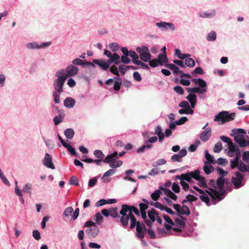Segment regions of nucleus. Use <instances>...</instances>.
I'll return each instance as SVG.
<instances>
[{"label":"nucleus","mask_w":249,"mask_h":249,"mask_svg":"<svg viewBox=\"0 0 249 249\" xmlns=\"http://www.w3.org/2000/svg\"><path fill=\"white\" fill-rule=\"evenodd\" d=\"M133 213L138 216L140 215V211L136 207L127 204L122 205L120 211L121 215L120 222L123 227L126 228L130 220V229H133L136 227V236L140 239H143L146 234V226L144 223L137 221Z\"/></svg>","instance_id":"f257e3e1"},{"label":"nucleus","mask_w":249,"mask_h":249,"mask_svg":"<svg viewBox=\"0 0 249 249\" xmlns=\"http://www.w3.org/2000/svg\"><path fill=\"white\" fill-rule=\"evenodd\" d=\"M236 114L234 112L229 114L228 111H222L215 116L214 121L218 122L219 124H223L226 122L233 120Z\"/></svg>","instance_id":"f03ea898"},{"label":"nucleus","mask_w":249,"mask_h":249,"mask_svg":"<svg viewBox=\"0 0 249 249\" xmlns=\"http://www.w3.org/2000/svg\"><path fill=\"white\" fill-rule=\"evenodd\" d=\"M84 227H87L86 232L87 235L91 238H94L99 232V229L96 223L92 221H87L84 224Z\"/></svg>","instance_id":"7ed1b4c3"},{"label":"nucleus","mask_w":249,"mask_h":249,"mask_svg":"<svg viewBox=\"0 0 249 249\" xmlns=\"http://www.w3.org/2000/svg\"><path fill=\"white\" fill-rule=\"evenodd\" d=\"M66 79V76H59L57 79L54 80L53 85L54 90L53 91H57L58 93H61L63 91V87Z\"/></svg>","instance_id":"20e7f679"},{"label":"nucleus","mask_w":249,"mask_h":249,"mask_svg":"<svg viewBox=\"0 0 249 249\" xmlns=\"http://www.w3.org/2000/svg\"><path fill=\"white\" fill-rule=\"evenodd\" d=\"M235 175L236 177H232L231 180L235 188L238 189L242 186L241 182L244 179V175L239 172H236Z\"/></svg>","instance_id":"39448f33"},{"label":"nucleus","mask_w":249,"mask_h":249,"mask_svg":"<svg viewBox=\"0 0 249 249\" xmlns=\"http://www.w3.org/2000/svg\"><path fill=\"white\" fill-rule=\"evenodd\" d=\"M158 213L155 209H151L147 212V215L150 219L146 220V225L147 226L153 225L154 222L156 221V218L158 215Z\"/></svg>","instance_id":"423d86ee"},{"label":"nucleus","mask_w":249,"mask_h":249,"mask_svg":"<svg viewBox=\"0 0 249 249\" xmlns=\"http://www.w3.org/2000/svg\"><path fill=\"white\" fill-rule=\"evenodd\" d=\"M66 71V75L65 76L67 79L68 77L76 75L78 71V68L74 65H69L67 67Z\"/></svg>","instance_id":"0eeeda50"},{"label":"nucleus","mask_w":249,"mask_h":249,"mask_svg":"<svg viewBox=\"0 0 249 249\" xmlns=\"http://www.w3.org/2000/svg\"><path fill=\"white\" fill-rule=\"evenodd\" d=\"M187 154L186 149H182L178 154H174L171 157V160L174 162H181V158L185 157Z\"/></svg>","instance_id":"6e6552de"},{"label":"nucleus","mask_w":249,"mask_h":249,"mask_svg":"<svg viewBox=\"0 0 249 249\" xmlns=\"http://www.w3.org/2000/svg\"><path fill=\"white\" fill-rule=\"evenodd\" d=\"M43 162L44 165L48 168H51L52 169H54L55 168V166L52 162V157L48 153L45 154V157L43 160Z\"/></svg>","instance_id":"1a4fd4ad"},{"label":"nucleus","mask_w":249,"mask_h":249,"mask_svg":"<svg viewBox=\"0 0 249 249\" xmlns=\"http://www.w3.org/2000/svg\"><path fill=\"white\" fill-rule=\"evenodd\" d=\"M211 134L212 129L210 127H207L200 134V139L202 142H206L210 138Z\"/></svg>","instance_id":"9d476101"},{"label":"nucleus","mask_w":249,"mask_h":249,"mask_svg":"<svg viewBox=\"0 0 249 249\" xmlns=\"http://www.w3.org/2000/svg\"><path fill=\"white\" fill-rule=\"evenodd\" d=\"M234 141L238 143L240 146L244 147L248 145V142L243 136L237 135L234 137Z\"/></svg>","instance_id":"9b49d317"},{"label":"nucleus","mask_w":249,"mask_h":249,"mask_svg":"<svg viewBox=\"0 0 249 249\" xmlns=\"http://www.w3.org/2000/svg\"><path fill=\"white\" fill-rule=\"evenodd\" d=\"M72 63L73 65H83V67L86 66H91L93 68L95 67V65L93 63L90 62H84L80 58H75L73 59L72 61Z\"/></svg>","instance_id":"f8f14e48"},{"label":"nucleus","mask_w":249,"mask_h":249,"mask_svg":"<svg viewBox=\"0 0 249 249\" xmlns=\"http://www.w3.org/2000/svg\"><path fill=\"white\" fill-rule=\"evenodd\" d=\"M93 63L98 65L101 67V69L103 70H107L109 67V64L108 62H106L105 60L102 59H93Z\"/></svg>","instance_id":"ddd939ff"},{"label":"nucleus","mask_w":249,"mask_h":249,"mask_svg":"<svg viewBox=\"0 0 249 249\" xmlns=\"http://www.w3.org/2000/svg\"><path fill=\"white\" fill-rule=\"evenodd\" d=\"M156 25L160 28H163L165 30L169 28L171 30L174 31L175 29L173 24L168 22L161 21L156 23Z\"/></svg>","instance_id":"4468645a"},{"label":"nucleus","mask_w":249,"mask_h":249,"mask_svg":"<svg viewBox=\"0 0 249 249\" xmlns=\"http://www.w3.org/2000/svg\"><path fill=\"white\" fill-rule=\"evenodd\" d=\"M160 189L163 191V192L167 196L169 197L170 198L173 200H177V196L171 190L163 187H160Z\"/></svg>","instance_id":"2eb2a0df"},{"label":"nucleus","mask_w":249,"mask_h":249,"mask_svg":"<svg viewBox=\"0 0 249 249\" xmlns=\"http://www.w3.org/2000/svg\"><path fill=\"white\" fill-rule=\"evenodd\" d=\"M75 101L71 97H67L64 101V105L67 108H71L74 106Z\"/></svg>","instance_id":"dca6fc26"},{"label":"nucleus","mask_w":249,"mask_h":249,"mask_svg":"<svg viewBox=\"0 0 249 249\" xmlns=\"http://www.w3.org/2000/svg\"><path fill=\"white\" fill-rule=\"evenodd\" d=\"M118 153L115 151L113 153L107 155L103 160L104 163H108L109 162L118 159Z\"/></svg>","instance_id":"f3484780"},{"label":"nucleus","mask_w":249,"mask_h":249,"mask_svg":"<svg viewBox=\"0 0 249 249\" xmlns=\"http://www.w3.org/2000/svg\"><path fill=\"white\" fill-rule=\"evenodd\" d=\"M187 91L190 93H202L206 91V89H200L198 87L187 88Z\"/></svg>","instance_id":"a211bd4d"},{"label":"nucleus","mask_w":249,"mask_h":249,"mask_svg":"<svg viewBox=\"0 0 249 249\" xmlns=\"http://www.w3.org/2000/svg\"><path fill=\"white\" fill-rule=\"evenodd\" d=\"M109 63L114 62L115 64L118 65L121 63L120 56L116 53H113L108 60Z\"/></svg>","instance_id":"6ab92c4d"},{"label":"nucleus","mask_w":249,"mask_h":249,"mask_svg":"<svg viewBox=\"0 0 249 249\" xmlns=\"http://www.w3.org/2000/svg\"><path fill=\"white\" fill-rule=\"evenodd\" d=\"M166 67L169 69L171 71H173V73L175 74H181L182 73V71L179 70L178 68L175 65L173 64H167L165 65Z\"/></svg>","instance_id":"aec40b11"},{"label":"nucleus","mask_w":249,"mask_h":249,"mask_svg":"<svg viewBox=\"0 0 249 249\" xmlns=\"http://www.w3.org/2000/svg\"><path fill=\"white\" fill-rule=\"evenodd\" d=\"M142 200L143 201V203H140L139 204L140 211V212L146 211V210L148 208V204H149V202L145 198H142Z\"/></svg>","instance_id":"412c9836"},{"label":"nucleus","mask_w":249,"mask_h":249,"mask_svg":"<svg viewBox=\"0 0 249 249\" xmlns=\"http://www.w3.org/2000/svg\"><path fill=\"white\" fill-rule=\"evenodd\" d=\"M204 172L206 174H210L214 171L213 167L210 164L208 161H205L204 163V166L203 167Z\"/></svg>","instance_id":"4be33fe9"},{"label":"nucleus","mask_w":249,"mask_h":249,"mask_svg":"<svg viewBox=\"0 0 249 249\" xmlns=\"http://www.w3.org/2000/svg\"><path fill=\"white\" fill-rule=\"evenodd\" d=\"M176 178L181 180H185L188 182L190 181L192 178L191 174L190 172L186 174H182L180 176H176Z\"/></svg>","instance_id":"5701e85b"},{"label":"nucleus","mask_w":249,"mask_h":249,"mask_svg":"<svg viewBox=\"0 0 249 249\" xmlns=\"http://www.w3.org/2000/svg\"><path fill=\"white\" fill-rule=\"evenodd\" d=\"M141 59L143 62H148L151 58V55L150 53L149 50L147 51L146 53L141 54L140 56Z\"/></svg>","instance_id":"b1692460"},{"label":"nucleus","mask_w":249,"mask_h":249,"mask_svg":"<svg viewBox=\"0 0 249 249\" xmlns=\"http://www.w3.org/2000/svg\"><path fill=\"white\" fill-rule=\"evenodd\" d=\"M211 191L213 192V195L214 196L215 200L216 199H217L219 200H221L222 199V196L223 195H224V194L225 193L224 190H222V191H221V193H219V192H217V191H216L215 190H214V189L211 188Z\"/></svg>","instance_id":"393cba45"},{"label":"nucleus","mask_w":249,"mask_h":249,"mask_svg":"<svg viewBox=\"0 0 249 249\" xmlns=\"http://www.w3.org/2000/svg\"><path fill=\"white\" fill-rule=\"evenodd\" d=\"M64 134L68 139H71L74 135V131L72 128H68L65 130Z\"/></svg>","instance_id":"a878e982"},{"label":"nucleus","mask_w":249,"mask_h":249,"mask_svg":"<svg viewBox=\"0 0 249 249\" xmlns=\"http://www.w3.org/2000/svg\"><path fill=\"white\" fill-rule=\"evenodd\" d=\"M175 54L180 59H184L190 56L189 54L182 53L180 50L178 49H176Z\"/></svg>","instance_id":"bb28decb"},{"label":"nucleus","mask_w":249,"mask_h":249,"mask_svg":"<svg viewBox=\"0 0 249 249\" xmlns=\"http://www.w3.org/2000/svg\"><path fill=\"white\" fill-rule=\"evenodd\" d=\"M118 208H110L108 209L109 215L113 218L119 217L118 213Z\"/></svg>","instance_id":"cd10ccee"},{"label":"nucleus","mask_w":249,"mask_h":249,"mask_svg":"<svg viewBox=\"0 0 249 249\" xmlns=\"http://www.w3.org/2000/svg\"><path fill=\"white\" fill-rule=\"evenodd\" d=\"M103 217L100 213H96L93 217V220L96 221V225L97 224H100L102 223Z\"/></svg>","instance_id":"c85d7f7f"},{"label":"nucleus","mask_w":249,"mask_h":249,"mask_svg":"<svg viewBox=\"0 0 249 249\" xmlns=\"http://www.w3.org/2000/svg\"><path fill=\"white\" fill-rule=\"evenodd\" d=\"M128 55L132 57V61L134 64H135V61H138L139 60L138 59L139 56L135 51L132 50L130 51Z\"/></svg>","instance_id":"c756f323"},{"label":"nucleus","mask_w":249,"mask_h":249,"mask_svg":"<svg viewBox=\"0 0 249 249\" xmlns=\"http://www.w3.org/2000/svg\"><path fill=\"white\" fill-rule=\"evenodd\" d=\"M159 61H160V65H162L163 63L168 62V59L165 54H159L158 55Z\"/></svg>","instance_id":"7c9ffc66"},{"label":"nucleus","mask_w":249,"mask_h":249,"mask_svg":"<svg viewBox=\"0 0 249 249\" xmlns=\"http://www.w3.org/2000/svg\"><path fill=\"white\" fill-rule=\"evenodd\" d=\"M185 65L189 67L192 68L195 66V62L192 58L186 57V59L185 60Z\"/></svg>","instance_id":"2f4dec72"},{"label":"nucleus","mask_w":249,"mask_h":249,"mask_svg":"<svg viewBox=\"0 0 249 249\" xmlns=\"http://www.w3.org/2000/svg\"><path fill=\"white\" fill-rule=\"evenodd\" d=\"M216 33L213 31L209 33L207 36V39L209 41H214L216 39Z\"/></svg>","instance_id":"473e14b6"},{"label":"nucleus","mask_w":249,"mask_h":249,"mask_svg":"<svg viewBox=\"0 0 249 249\" xmlns=\"http://www.w3.org/2000/svg\"><path fill=\"white\" fill-rule=\"evenodd\" d=\"M205 158L207 159V160H208L207 161L209 163L210 162L213 164H214L215 163V160L214 159L213 157L211 154H210L208 153V151H205Z\"/></svg>","instance_id":"72a5a7b5"},{"label":"nucleus","mask_w":249,"mask_h":249,"mask_svg":"<svg viewBox=\"0 0 249 249\" xmlns=\"http://www.w3.org/2000/svg\"><path fill=\"white\" fill-rule=\"evenodd\" d=\"M161 194L160 191L159 190H156L155 191L154 193L151 194V198L154 201H157L159 199L160 197V195Z\"/></svg>","instance_id":"f704fd0d"},{"label":"nucleus","mask_w":249,"mask_h":249,"mask_svg":"<svg viewBox=\"0 0 249 249\" xmlns=\"http://www.w3.org/2000/svg\"><path fill=\"white\" fill-rule=\"evenodd\" d=\"M237 168L242 172H245L248 171L247 165L243 161H241L239 162Z\"/></svg>","instance_id":"c9c22d12"},{"label":"nucleus","mask_w":249,"mask_h":249,"mask_svg":"<svg viewBox=\"0 0 249 249\" xmlns=\"http://www.w3.org/2000/svg\"><path fill=\"white\" fill-rule=\"evenodd\" d=\"M216 184L220 190H222L224 185V180L222 177L218 178L216 180Z\"/></svg>","instance_id":"e433bc0d"},{"label":"nucleus","mask_w":249,"mask_h":249,"mask_svg":"<svg viewBox=\"0 0 249 249\" xmlns=\"http://www.w3.org/2000/svg\"><path fill=\"white\" fill-rule=\"evenodd\" d=\"M199 197L201 200H202L203 202H204L208 206L210 205V198L205 193L204 194H202V195H201Z\"/></svg>","instance_id":"4c0bfd02"},{"label":"nucleus","mask_w":249,"mask_h":249,"mask_svg":"<svg viewBox=\"0 0 249 249\" xmlns=\"http://www.w3.org/2000/svg\"><path fill=\"white\" fill-rule=\"evenodd\" d=\"M73 212V209L71 207H68L67 208L65 209L64 213L63 215H65L66 217H69L70 216H71L72 213Z\"/></svg>","instance_id":"58836bf2"},{"label":"nucleus","mask_w":249,"mask_h":249,"mask_svg":"<svg viewBox=\"0 0 249 249\" xmlns=\"http://www.w3.org/2000/svg\"><path fill=\"white\" fill-rule=\"evenodd\" d=\"M173 206L175 210L178 213L180 218L182 220H185V218L184 217L180 215H182L181 207L179 204H173Z\"/></svg>","instance_id":"ea45409f"},{"label":"nucleus","mask_w":249,"mask_h":249,"mask_svg":"<svg viewBox=\"0 0 249 249\" xmlns=\"http://www.w3.org/2000/svg\"><path fill=\"white\" fill-rule=\"evenodd\" d=\"M149 49L145 46H142L141 47H137L136 48V51L138 53H139L141 56V54L146 53L147 51H148Z\"/></svg>","instance_id":"a19ab883"},{"label":"nucleus","mask_w":249,"mask_h":249,"mask_svg":"<svg viewBox=\"0 0 249 249\" xmlns=\"http://www.w3.org/2000/svg\"><path fill=\"white\" fill-rule=\"evenodd\" d=\"M175 225L180 228H184L185 223L183 220H182L179 218H176L175 220Z\"/></svg>","instance_id":"79ce46f5"},{"label":"nucleus","mask_w":249,"mask_h":249,"mask_svg":"<svg viewBox=\"0 0 249 249\" xmlns=\"http://www.w3.org/2000/svg\"><path fill=\"white\" fill-rule=\"evenodd\" d=\"M222 149V143L219 142H217L213 147V152L215 153H219L220 152Z\"/></svg>","instance_id":"37998d69"},{"label":"nucleus","mask_w":249,"mask_h":249,"mask_svg":"<svg viewBox=\"0 0 249 249\" xmlns=\"http://www.w3.org/2000/svg\"><path fill=\"white\" fill-rule=\"evenodd\" d=\"M31 189L32 185L27 183L23 187L22 190L25 193H29L30 194V196H31L32 194Z\"/></svg>","instance_id":"c03bdc74"},{"label":"nucleus","mask_w":249,"mask_h":249,"mask_svg":"<svg viewBox=\"0 0 249 249\" xmlns=\"http://www.w3.org/2000/svg\"><path fill=\"white\" fill-rule=\"evenodd\" d=\"M63 146L67 149V150L70 152V153L71 154V155L76 156V153L75 150L74 148H73L71 145L68 144L67 143Z\"/></svg>","instance_id":"a18cd8bd"},{"label":"nucleus","mask_w":249,"mask_h":249,"mask_svg":"<svg viewBox=\"0 0 249 249\" xmlns=\"http://www.w3.org/2000/svg\"><path fill=\"white\" fill-rule=\"evenodd\" d=\"M181 213L182 215H189L190 214V211L189 208V207L185 205H183L182 207H181Z\"/></svg>","instance_id":"49530a36"},{"label":"nucleus","mask_w":249,"mask_h":249,"mask_svg":"<svg viewBox=\"0 0 249 249\" xmlns=\"http://www.w3.org/2000/svg\"><path fill=\"white\" fill-rule=\"evenodd\" d=\"M152 226H148V229H146V232H147L150 238L155 239L156 238V235L154 231L152 230Z\"/></svg>","instance_id":"de8ad7c7"},{"label":"nucleus","mask_w":249,"mask_h":249,"mask_svg":"<svg viewBox=\"0 0 249 249\" xmlns=\"http://www.w3.org/2000/svg\"><path fill=\"white\" fill-rule=\"evenodd\" d=\"M94 155L98 159L103 160L105 155L101 150H95L93 152Z\"/></svg>","instance_id":"09e8293b"},{"label":"nucleus","mask_w":249,"mask_h":249,"mask_svg":"<svg viewBox=\"0 0 249 249\" xmlns=\"http://www.w3.org/2000/svg\"><path fill=\"white\" fill-rule=\"evenodd\" d=\"M190 174H191L192 178L195 179L196 180H197L200 177V171L199 170H196L194 172H190Z\"/></svg>","instance_id":"8fccbe9b"},{"label":"nucleus","mask_w":249,"mask_h":249,"mask_svg":"<svg viewBox=\"0 0 249 249\" xmlns=\"http://www.w3.org/2000/svg\"><path fill=\"white\" fill-rule=\"evenodd\" d=\"M197 180L199 181V185L200 187H203L204 188H206L207 187V185L206 183L205 178L203 176H201Z\"/></svg>","instance_id":"3c124183"},{"label":"nucleus","mask_w":249,"mask_h":249,"mask_svg":"<svg viewBox=\"0 0 249 249\" xmlns=\"http://www.w3.org/2000/svg\"><path fill=\"white\" fill-rule=\"evenodd\" d=\"M186 99L190 103L196 102L197 96L195 94L189 93V94L186 97Z\"/></svg>","instance_id":"603ef678"},{"label":"nucleus","mask_w":249,"mask_h":249,"mask_svg":"<svg viewBox=\"0 0 249 249\" xmlns=\"http://www.w3.org/2000/svg\"><path fill=\"white\" fill-rule=\"evenodd\" d=\"M135 62L136 63L135 64L140 66L141 67V68H142V69H146V70H149L150 69L149 66H148V65L144 63L143 62H142V61H141L140 60H138V61H135Z\"/></svg>","instance_id":"864d4df0"},{"label":"nucleus","mask_w":249,"mask_h":249,"mask_svg":"<svg viewBox=\"0 0 249 249\" xmlns=\"http://www.w3.org/2000/svg\"><path fill=\"white\" fill-rule=\"evenodd\" d=\"M174 90L175 92L180 95H183L184 92L183 88L179 86H175L174 88Z\"/></svg>","instance_id":"5fc2aeb1"},{"label":"nucleus","mask_w":249,"mask_h":249,"mask_svg":"<svg viewBox=\"0 0 249 249\" xmlns=\"http://www.w3.org/2000/svg\"><path fill=\"white\" fill-rule=\"evenodd\" d=\"M149 61V65L151 67L155 68L157 67L158 64H160V61L158 59H154L152 60H150Z\"/></svg>","instance_id":"6e6d98bb"},{"label":"nucleus","mask_w":249,"mask_h":249,"mask_svg":"<svg viewBox=\"0 0 249 249\" xmlns=\"http://www.w3.org/2000/svg\"><path fill=\"white\" fill-rule=\"evenodd\" d=\"M59 94L57 91H53V95L54 97V101L55 103L58 104L60 103V96Z\"/></svg>","instance_id":"4d7b16f0"},{"label":"nucleus","mask_w":249,"mask_h":249,"mask_svg":"<svg viewBox=\"0 0 249 249\" xmlns=\"http://www.w3.org/2000/svg\"><path fill=\"white\" fill-rule=\"evenodd\" d=\"M70 184L73 185H78V181L77 178L75 176H72L70 179Z\"/></svg>","instance_id":"13d9d810"},{"label":"nucleus","mask_w":249,"mask_h":249,"mask_svg":"<svg viewBox=\"0 0 249 249\" xmlns=\"http://www.w3.org/2000/svg\"><path fill=\"white\" fill-rule=\"evenodd\" d=\"M63 117L61 115L57 116L53 118L54 124L56 125L62 122Z\"/></svg>","instance_id":"bf43d9fd"},{"label":"nucleus","mask_w":249,"mask_h":249,"mask_svg":"<svg viewBox=\"0 0 249 249\" xmlns=\"http://www.w3.org/2000/svg\"><path fill=\"white\" fill-rule=\"evenodd\" d=\"M232 132L234 134H236V135L239 134H245L246 133L245 130L242 128L233 129L232 130Z\"/></svg>","instance_id":"052dcab7"},{"label":"nucleus","mask_w":249,"mask_h":249,"mask_svg":"<svg viewBox=\"0 0 249 249\" xmlns=\"http://www.w3.org/2000/svg\"><path fill=\"white\" fill-rule=\"evenodd\" d=\"M66 75V71L64 69H61L57 71L56 73L55 76L58 78L59 76L65 77Z\"/></svg>","instance_id":"680f3d73"},{"label":"nucleus","mask_w":249,"mask_h":249,"mask_svg":"<svg viewBox=\"0 0 249 249\" xmlns=\"http://www.w3.org/2000/svg\"><path fill=\"white\" fill-rule=\"evenodd\" d=\"M217 163L219 165H225L228 163L227 160L222 158H219L217 159Z\"/></svg>","instance_id":"e2e57ef3"},{"label":"nucleus","mask_w":249,"mask_h":249,"mask_svg":"<svg viewBox=\"0 0 249 249\" xmlns=\"http://www.w3.org/2000/svg\"><path fill=\"white\" fill-rule=\"evenodd\" d=\"M110 71L116 75L119 76L117 67L115 65H113L110 67Z\"/></svg>","instance_id":"0e129e2a"},{"label":"nucleus","mask_w":249,"mask_h":249,"mask_svg":"<svg viewBox=\"0 0 249 249\" xmlns=\"http://www.w3.org/2000/svg\"><path fill=\"white\" fill-rule=\"evenodd\" d=\"M109 48L113 51L115 52L118 50L119 45L117 43H112L109 45Z\"/></svg>","instance_id":"69168bd1"},{"label":"nucleus","mask_w":249,"mask_h":249,"mask_svg":"<svg viewBox=\"0 0 249 249\" xmlns=\"http://www.w3.org/2000/svg\"><path fill=\"white\" fill-rule=\"evenodd\" d=\"M188 119L186 117H182L178 121H176V124L177 125H182L184 124L187 121Z\"/></svg>","instance_id":"338daca9"},{"label":"nucleus","mask_w":249,"mask_h":249,"mask_svg":"<svg viewBox=\"0 0 249 249\" xmlns=\"http://www.w3.org/2000/svg\"><path fill=\"white\" fill-rule=\"evenodd\" d=\"M33 236L36 240H39L41 238L40 233L38 230H34L33 231Z\"/></svg>","instance_id":"774afa93"}]
</instances>
